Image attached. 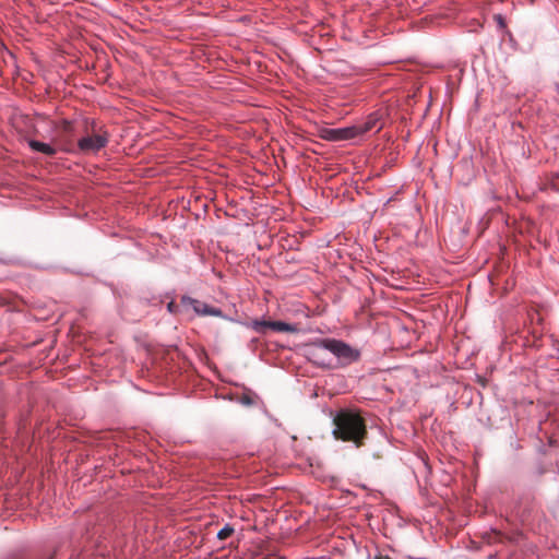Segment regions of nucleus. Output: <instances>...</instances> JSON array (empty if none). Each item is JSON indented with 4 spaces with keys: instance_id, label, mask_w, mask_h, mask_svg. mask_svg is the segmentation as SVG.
Wrapping results in <instances>:
<instances>
[{
    "instance_id": "f257e3e1",
    "label": "nucleus",
    "mask_w": 559,
    "mask_h": 559,
    "mask_svg": "<svg viewBox=\"0 0 559 559\" xmlns=\"http://www.w3.org/2000/svg\"><path fill=\"white\" fill-rule=\"evenodd\" d=\"M51 130L53 134L49 142L26 138L25 141L31 151L47 157H55L59 152L78 156V151L74 148L80 134L75 123L69 119H61L52 122Z\"/></svg>"
},
{
    "instance_id": "f03ea898",
    "label": "nucleus",
    "mask_w": 559,
    "mask_h": 559,
    "mask_svg": "<svg viewBox=\"0 0 559 559\" xmlns=\"http://www.w3.org/2000/svg\"><path fill=\"white\" fill-rule=\"evenodd\" d=\"M328 352L333 355L334 358L341 365H349L357 361L360 356V352L349 344L335 338H322L314 342L309 348V355L314 364L320 366L331 365V360H326L323 354Z\"/></svg>"
},
{
    "instance_id": "7ed1b4c3",
    "label": "nucleus",
    "mask_w": 559,
    "mask_h": 559,
    "mask_svg": "<svg viewBox=\"0 0 559 559\" xmlns=\"http://www.w3.org/2000/svg\"><path fill=\"white\" fill-rule=\"evenodd\" d=\"M334 428L332 433L336 439L352 441L356 445L361 444L366 436V424L361 416L354 409H340L331 412Z\"/></svg>"
},
{
    "instance_id": "20e7f679",
    "label": "nucleus",
    "mask_w": 559,
    "mask_h": 559,
    "mask_svg": "<svg viewBox=\"0 0 559 559\" xmlns=\"http://www.w3.org/2000/svg\"><path fill=\"white\" fill-rule=\"evenodd\" d=\"M79 142L75 148L79 155H96L104 150L110 139V133L105 124L96 119L84 118Z\"/></svg>"
},
{
    "instance_id": "39448f33",
    "label": "nucleus",
    "mask_w": 559,
    "mask_h": 559,
    "mask_svg": "<svg viewBox=\"0 0 559 559\" xmlns=\"http://www.w3.org/2000/svg\"><path fill=\"white\" fill-rule=\"evenodd\" d=\"M355 130L356 129L353 126L344 128H322L319 131V135L321 139L326 141L340 142L355 139Z\"/></svg>"
},
{
    "instance_id": "423d86ee",
    "label": "nucleus",
    "mask_w": 559,
    "mask_h": 559,
    "mask_svg": "<svg viewBox=\"0 0 559 559\" xmlns=\"http://www.w3.org/2000/svg\"><path fill=\"white\" fill-rule=\"evenodd\" d=\"M227 400L249 407L257 405L259 395L251 389L242 385L239 390L230 391L227 394Z\"/></svg>"
},
{
    "instance_id": "0eeeda50",
    "label": "nucleus",
    "mask_w": 559,
    "mask_h": 559,
    "mask_svg": "<svg viewBox=\"0 0 559 559\" xmlns=\"http://www.w3.org/2000/svg\"><path fill=\"white\" fill-rule=\"evenodd\" d=\"M353 127L356 129L355 134L357 138L369 132H379L382 129L383 123L381 122V116L378 112H372L364 122H359Z\"/></svg>"
},
{
    "instance_id": "6e6552de",
    "label": "nucleus",
    "mask_w": 559,
    "mask_h": 559,
    "mask_svg": "<svg viewBox=\"0 0 559 559\" xmlns=\"http://www.w3.org/2000/svg\"><path fill=\"white\" fill-rule=\"evenodd\" d=\"M249 326L257 333L266 335L269 332H280V320L270 319L265 316L252 319Z\"/></svg>"
},
{
    "instance_id": "1a4fd4ad",
    "label": "nucleus",
    "mask_w": 559,
    "mask_h": 559,
    "mask_svg": "<svg viewBox=\"0 0 559 559\" xmlns=\"http://www.w3.org/2000/svg\"><path fill=\"white\" fill-rule=\"evenodd\" d=\"M278 342L266 343L260 352V358L269 365L277 366L278 365Z\"/></svg>"
},
{
    "instance_id": "9d476101",
    "label": "nucleus",
    "mask_w": 559,
    "mask_h": 559,
    "mask_svg": "<svg viewBox=\"0 0 559 559\" xmlns=\"http://www.w3.org/2000/svg\"><path fill=\"white\" fill-rule=\"evenodd\" d=\"M192 310L198 316L224 317L221 308L214 307L201 300H197L195 306H193Z\"/></svg>"
},
{
    "instance_id": "9b49d317",
    "label": "nucleus",
    "mask_w": 559,
    "mask_h": 559,
    "mask_svg": "<svg viewBox=\"0 0 559 559\" xmlns=\"http://www.w3.org/2000/svg\"><path fill=\"white\" fill-rule=\"evenodd\" d=\"M180 357V352L177 347H168L165 349L163 354V359L166 365V369H169V371H174L175 368H179L177 366L176 359Z\"/></svg>"
},
{
    "instance_id": "f8f14e48",
    "label": "nucleus",
    "mask_w": 559,
    "mask_h": 559,
    "mask_svg": "<svg viewBox=\"0 0 559 559\" xmlns=\"http://www.w3.org/2000/svg\"><path fill=\"white\" fill-rule=\"evenodd\" d=\"M258 559H280V551L276 546H267L261 550Z\"/></svg>"
},
{
    "instance_id": "ddd939ff",
    "label": "nucleus",
    "mask_w": 559,
    "mask_h": 559,
    "mask_svg": "<svg viewBox=\"0 0 559 559\" xmlns=\"http://www.w3.org/2000/svg\"><path fill=\"white\" fill-rule=\"evenodd\" d=\"M198 299L195 298H192L188 295H183L181 297V300H180V311L181 310H185V311H188L190 309H193V306H195V302H197Z\"/></svg>"
},
{
    "instance_id": "4468645a",
    "label": "nucleus",
    "mask_w": 559,
    "mask_h": 559,
    "mask_svg": "<svg viewBox=\"0 0 559 559\" xmlns=\"http://www.w3.org/2000/svg\"><path fill=\"white\" fill-rule=\"evenodd\" d=\"M234 532H235L234 526L231 524L227 523L217 532L216 536L219 540H225L229 536H231L234 534Z\"/></svg>"
},
{
    "instance_id": "2eb2a0df",
    "label": "nucleus",
    "mask_w": 559,
    "mask_h": 559,
    "mask_svg": "<svg viewBox=\"0 0 559 559\" xmlns=\"http://www.w3.org/2000/svg\"><path fill=\"white\" fill-rule=\"evenodd\" d=\"M17 262H19L17 258L0 255V264H3V265H14Z\"/></svg>"
},
{
    "instance_id": "dca6fc26",
    "label": "nucleus",
    "mask_w": 559,
    "mask_h": 559,
    "mask_svg": "<svg viewBox=\"0 0 559 559\" xmlns=\"http://www.w3.org/2000/svg\"><path fill=\"white\" fill-rule=\"evenodd\" d=\"M167 311L171 314H176L178 312H180V306L175 301V300H170L167 306Z\"/></svg>"
},
{
    "instance_id": "f3484780",
    "label": "nucleus",
    "mask_w": 559,
    "mask_h": 559,
    "mask_svg": "<svg viewBox=\"0 0 559 559\" xmlns=\"http://www.w3.org/2000/svg\"><path fill=\"white\" fill-rule=\"evenodd\" d=\"M261 412L266 418L274 423L275 426H278L277 418L267 411L264 404L261 405Z\"/></svg>"
},
{
    "instance_id": "a211bd4d",
    "label": "nucleus",
    "mask_w": 559,
    "mask_h": 559,
    "mask_svg": "<svg viewBox=\"0 0 559 559\" xmlns=\"http://www.w3.org/2000/svg\"><path fill=\"white\" fill-rule=\"evenodd\" d=\"M298 330L297 325L282 321V332H297Z\"/></svg>"
},
{
    "instance_id": "6ab92c4d",
    "label": "nucleus",
    "mask_w": 559,
    "mask_h": 559,
    "mask_svg": "<svg viewBox=\"0 0 559 559\" xmlns=\"http://www.w3.org/2000/svg\"><path fill=\"white\" fill-rule=\"evenodd\" d=\"M495 21L497 22V25L499 28H501V29L506 28V26H507L506 21L501 14H496Z\"/></svg>"
},
{
    "instance_id": "aec40b11",
    "label": "nucleus",
    "mask_w": 559,
    "mask_h": 559,
    "mask_svg": "<svg viewBox=\"0 0 559 559\" xmlns=\"http://www.w3.org/2000/svg\"><path fill=\"white\" fill-rule=\"evenodd\" d=\"M70 547L73 549V551H76L79 546L75 544V542L73 540V537H71V540H70Z\"/></svg>"
},
{
    "instance_id": "412c9836",
    "label": "nucleus",
    "mask_w": 559,
    "mask_h": 559,
    "mask_svg": "<svg viewBox=\"0 0 559 559\" xmlns=\"http://www.w3.org/2000/svg\"><path fill=\"white\" fill-rule=\"evenodd\" d=\"M374 559H390V558L383 557V556H377Z\"/></svg>"
},
{
    "instance_id": "4be33fe9",
    "label": "nucleus",
    "mask_w": 559,
    "mask_h": 559,
    "mask_svg": "<svg viewBox=\"0 0 559 559\" xmlns=\"http://www.w3.org/2000/svg\"><path fill=\"white\" fill-rule=\"evenodd\" d=\"M281 248H282V249H285V248H286V245H285L283 241H282Z\"/></svg>"
},
{
    "instance_id": "5701e85b",
    "label": "nucleus",
    "mask_w": 559,
    "mask_h": 559,
    "mask_svg": "<svg viewBox=\"0 0 559 559\" xmlns=\"http://www.w3.org/2000/svg\"><path fill=\"white\" fill-rule=\"evenodd\" d=\"M85 534L87 535V539H90L88 531H85Z\"/></svg>"
}]
</instances>
